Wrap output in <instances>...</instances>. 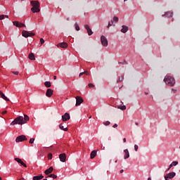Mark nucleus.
<instances>
[{"label": "nucleus", "mask_w": 180, "mask_h": 180, "mask_svg": "<svg viewBox=\"0 0 180 180\" xmlns=\"http://www.w3.org/2000/svg\"><path fill=\"white\" fill-rule=\"evenodd\" d=\"M13 74H14L15 75H19V72H13Z\"/></svg>", "instance_id": "a18cd8bd"}, {"label": "nucleus", "mask_w": 180, "mask_h": 180, "mask_svg": "<svg viewBox=\"0 0 180 180\" xmlns=\"http://www.w3.org/2000/svg\"><path fill=\"white\" fill-rule=\"evenodd\" d=\"M15 124H25L23 116H18L11 123V126H15Z\"/></svg>", "instance_id": "7ed1b4c3"}, {"label": "nucleus", "mask_w": 180, "mask_h": 180, "mask_svg": "<svg viewBox=\"0 0 180 180\" xmlns=\"http://www.w3.org/2000/svg\"><path fill=\"white\" fill-rule=\"evenodd\" d=\"M120 64H126V60H124L123 63H120Z\"/></svg>", "instance_id": "09e8293b"}, {"label": "nucleus", "mask_w": 180, "mask_h": 180, "mask_svg": "<svg viewBox=\"0 0 180 180\" xmlns=\"http://www.w3.org/2000/svg\"><path fill=\"white\" fill-rule=\"evenodd\" d=\"M148 180H151V177H148Z\"/></svg>", "instance_id": "13d9d810"}, {"label": "nucleus", "mask_w": 180, "mask_h": 180, "mask_svg": "<svg viewBox=\"0 0 180 180\" xmlns=\"http://www.w3.org/2000/svg\"><path fill=\"white\" fill-rule=\"evenodd\" d=\"M26 140H27V138H26V136L21 135V136H18L16 138L15 141H16V143H20L21 141H25Z\"/></svg>", "instance_id": "0eeeda50"}, {"label": "nucleus", "mask_w": 180, "mask_h": 180, "mask_svg": "<svg viewBox=\"0 0 180 180\" xmlns=\"http://www.w3.org/2000/svg\"><path fill=\"white\" fill-rule=\"evenodd\" d=\"M166 85L174 86L175 85V79L171 76H166L164 79Z\"/></svg>", "instance_id": "f03ea898"}, {"label": "nucleus", "mask_w": 180, "mask_h": 180, "mask_svg": "<svg viewBox=\"0 0 180 180\" xmlns=\"http://www.w3.org/2000/svg\"><path fill=\"white\" fill-rule=\"evenodd\" d=\"M165 15L167 18H172V13L171 12H166Z\"/></svg>", "instance_id": "a878e982"}, {"label": "nucleus", "mask_w": 180, "mask_h": 180, "mask_svg": "<svg viewBox=\"0 0 180 180\" xmlns=\"http://www.w3.org/2000/svg\"><path fill=\"white\" fill-rule=\"evenodd\" d=\"M75 30H76L77 32H79V25H78V24L76 22L75 25Z\"/></svg>", "instance_id": "473e14b6"}, {"label": "nucleus", "mask_w": 180, "mask_h": 180, "mask_svg": "<svg viewBox=\"0 0 180 180\" xmlns=\"http://www.w3.org/2000/svg\"><path fill=\"white\" fill-rule=\"evenodd\" d=\"M59 159L61 162H65L67 160V155L65 153H62L59 155Z\"/></svg>", "instance_id": "1a4fd4ad"}, {"label": "nucleus", "mask_w": 180, "mask_h": 180, "mask_svg": "<svg viewBox=\"0 0 180 180\" xmlns=\"http://www.w3.org/2000/svg\"><path fill=\"white\" fill-rule=\"evenodd\" d=\"M53 167H51L48 169L45 170L44 173L46 175H49V174H51L53 172Z\"/></svg>", "instance_id": "dca6fc26"}, {"label": "nucleus", "mask_w": 180, "mask_h": 180, "mask_svg": "<svg viewBox=\"0 0 180 180\" xmlns=\"http://www.w3.org/2000/svg\"><path fill=\"white\" fill-rule=\"evenodd\" d=\"M44 180H47V179H44Z\"/></svg>", "instance_id": "0e129e2a"}, {"label": "nucleus", "mask_w": 180, "mask_h": 180, "mask_svg": "<svg viewBox=\"0 0 180 180\" xmlns=\"http://www.w3.org/2000/svg\"><path fill=\"white\" fill-rule=\"evenodd\" d=\"M48 159H49V160H52V159H53V154L49 153V154L48 155Z\"/></svg>", "instance_id": "c9c22d12"}, {"label": "nucleus", "mask_w": 180, "mask_h": 180, "mask_svg": "<svg viewBox=\"0 0 180 180\" xmlns=\"http://www.w3.org/2000/svg\"><path fill=\"white\" fill-rule=\"evenodd\" d=\"M112 127H114V129H116V127H117V124H115Z\"/></svg>", "instance_id": "49530a36"}, {"label": "nucleus", "mask_w": 180, "mask_h": 180, "mask_svg": "<svg viewBox=\"0 0 180 180\" xmlns=\"http://www.w3.org/2000/svg\"><path fill=\"white\" fill-rule=\"evenodd\" d=\"M124 159L127 160L130 157V153H129V150L125 149L124 150Z\"/></svg>", "instance_id": "ddd939ff"}, {"label": "nucleus", "mask_w": 180, "mask_h": 180, "mask_svg": "<svg viewBox=\"0 0 180 180\" xmlns=\"http://www.w3.org/2000/svg\"><path fill=\"white\" fill-rule=\"evenodd\" d=\"M44 85L46 88H50V86H51V82H44Z\"/></svg>", "instance_id": "393cba45"}, {"label": "nucleus", "mask_w": 180, "mask_h": 180, "mask_svg": "<svg viewBox=\"0 0 180 180\" xmlns=\"http://www.w3.org/2000/svg\"><path fill=\"white\" fill-rule=\"evenodd\" d=\"M30 4L33 6L31 8V11L32 12H33V13L40 12V8H39L40 7V4L39 3V1H31Z\"/></svg>", "instance_id": "f257e3e1"}, {"label": "nucleus", "mask_w": 180, "mask_h": 180, "mask_svg": "<svg viewBox=\"0 0 180 180\" xmlns=\"http://www.w3.org/2000/svg\"><path fill=\"white\" fill-rule=\"evenodd\" d=\"M134 150H135V151H138V150H139V146L134 145Z\"/></svg>", "instance_id": "37998d69"}, {"label": "nucleus", "mask_w": 180, "mask_h": 180, "mask_svg": "<svg viewBox=\"0 0 180 180\" xmlns=\"http://www.w3.org/2000/svg\"><path fill=\"white\" fill-rule=\"evenodd\" d=\"M177 164H178V161H174L172 162V167H176Z\"/></svg>", "instance_id": "72a5a7b5"}, {"label": "nucleus", "mask_w": 180, "mask_h": 180, "mask_svg": "<svg viewBox=\"0 0 180 180\" xmlns=\"http://www.w3.org/2000/svg\"><path fill=\"white\" fill-rule=\"evenodd\" d=\"M118 109H121V110H126V105H119Z\"/></svg>", "instance_id": "c85d7f7f"}, {"label": "nucleus", "mask_w": 180, "mask_h": 180, "mask_svg": "<svg viewBox=\"0 0 180 180\" xmlns=\"http://www.w3.org/2000/svg\"><path fill=\"white\" fill-rule=\"evenodd\" d=\"M103 124H105V126H109V124H110V122L107 121L105 122H103Z\"/></svg>", "instance_id": "e433bc0d"}, {"label": "nucleus", "mask_w": 180, "mask_h": 180, "mask_svg": "<svg viewBox=\"0 0 180 180\" xmlns=\"http://www.w3.org/2000/svg\"><path fill=\"white\" fill-rule=\"evenodd\" d=\"M20 22H19L18 21H14L13 22V24L14 25V26H15L16 27H19V24Z\"/></svg>", "instance_id": "c756f323"}, {"label": "nucleus", "mask_w": 180, "mask_h": 180, "mask_svg": "<svg viewBox=\"0 0 180 180\" xmlns=\"http://www.w3.org/2000/svg\"><path fill=\"white\" fill-rule=\"evenodd\" d=\"M89 75V72H88V71L82 72H81L79 74V77H82V75Z\"/></svg>", "instance_id": "cd10ccee"}, {"label": "nucleus", "mask_w": 180, "mask_h": 180, "mask_svg": "<svg viewBox=\"0 0 180 180\" xmlns=\"http://www.w3.org/2000/svg\"><path fill=\"white\" fill-rule=\"evenodd\" d=\"M127 0H124V2H126Z\"/></svg>", "instance_id": "bf43d9fd"}, {"label": "nucleus", "mask_w": 180, "mask_h": 180, "mask_svg": "<svg viewBox=\"0 0 180 180\" xmlns=\"http://www.w3.org/2000/svg\"><path fill=\"white\" fill-rule=\"evenodd\" d=\"M34 33L33 32H29L26 30H23L22 32V36H23V37H32V36H34Z\"/></svg>", "instance_id": "423d86ee"}, {"label": "nucleus", "mask_w": 180, "mask_h": 180, "mask_svg": "<svg viewBox=\"0 0 180 180\" xmlns=\"http://www.w3.org/2000/svg\"><path fill=\"white\" fill-rule=\"evenodd\" d=\"M40 43L41 44H44V39L43 38L40 39Z\"/></svg>", "instance_id": "79ce46f5"}, {"label": "nucleus", "mask_w": 180, "mask_h": 180, "mask_svg": "<svg viewBox=\"0 0 180 180\" xmlns=\"http://www.w3.org/2000/svg\"><path fill=\"white\" fill-rule=\"evenodd\" d=\"M14 160H15V161L18 162V164H21V165H22V167H25V168L27 167V165H26V164H25V162H23V161H22V159L15 158Z\"/></svg>", "instance_id": "9b49d317"}, {"label": "nucleus", "mask_w": 180, "mask_h": 180, "mask_svg": "<svg viewBox=\"0 0 180 180\" xmlns=\"http://www.w3.org/2000/svg\"><path fill=\"white\" fill-rule=\"evenodd\" d=\"M47 177L48 178H53V179H56L57 175H56L54 174H52L49 175Z\"/></svg>", "instance_id": "bb28decb"}, {"label": "nucleus", "mask_w": 180, "mask_h": 180, "mask_svg": "<svg viewBox=\"0 0 180 180\" xmlns=\"http://www.w3.org/2000/svg\"><path fill=\"white\" fill-rule=\"evenodd\" d=\"M43 178H44V176L43 175H39V176H35L32 177L33 180H40V179H43Z\"/></svg>", "instance_id": "f3484780"}, {"label": "nucleus", "mask_w": 180, "mask_h": 180, "mask_svg": "<svg viewBox=\"0 0 180 180\" xmlns=\"http://www.w3.org/2000/svg\"><path fill=\"white\" fill-rule=\"evenodd\" d=\"M70 117L68 112H65V115L62 116L63 122H68V120H70Z\"/></svg>", "instance_id": "9d476101"}, {"label": "nucleus", "mask_w": 180, "mask_h": 180, "mask_svg": "<svg viewBox=\"0 0 180 180\" xmlns=\"http://www.w3.org/2000/svg\"><path fill=\"white\" fill-rule=\"evenodd\" d=\"M59 127L61 130H63L64 131H68V128H67V127L65 128L64 126L63 125V124H60L59 125Z\"/></svg>", "instance_id": "5701e85b"}, {"label": "nucleus", "mask_w": 180, "mask_h": 180, "mask_svg": "<svg viewBox=\"0 0 180 180\" xmlns=\"http://www.w3.org/2000/svg\"><path fill=\"white\" fill-rule=\"evenodd\" d=\"M145 95H148V92H145Z\"/></svg>", "instance_id": "6e6d98bb"}, {"label": "nucleus", "mask_w": 180, "mask_h": 180, "mask_svg": "<svg viewBox=\"0 0 180 180\" xmlns=\"http://www.w3.org/2000/svg\"><path fill=\"white\" fill-rule=\"evenodd\" d=\"M5 19V15H0V20H4Z\"/></svg>", "instance_id": "58836bf2"}, {"label": "nucleus", "mask_w": 180, "mask_h": 180, "mask_svg": "<svg viewBox=\"0 0 180 180\" xmlns=\"http://www.w3.org/2000/svg\"><path fill=\"white\" fill-rule=\"evenodd\" d=\"M33 143H34V139L32 138L30 139V143L33 144Z\"/></svg>", "instance_id": "4c0bfd02"}, {"label": "nucleus", "mask_w": 180, "mask_h": 180, "mask_svg": "<svg viewBox=\"0 0 180 180\" xmlns=\"http://www.w3.org/2000/svg\"><path fill=\"white\" fill-rule=\"evenodd\" d=\"M5 18H9V15H5Z\"/></svg>", "instance_id": "864d4df0"}, {"label": "nucleus", "mask_w": 180, "mask_h": 180, "mask_svg": "<svg viewBox=\"0 0 180 180\" xmlns=\"http://www.w3.org/2000/svg\"><path fill=\"white\" fill-rule=\"evenodd\" d=\"M115 162H117V160H115Z\"/></svg>", "instance_id": "e2e57ef3"}, {"label": "nucleus", "mask_w": 180, "mask_h": 180, "mask_svg": "<svg viewBox=\"0 0 180 180\" xmlns=\"http://www.w3.org/2000/svg\"><path fill=\"white\" fill-rule=\"evenodd\" d=\"M103 150H105V147L103 148Z\"/></svg>", "instance_id": "680f3d73"}, {"label": "nucleus", "mask_w": 180, "mask_h": 180, "mask_svg": "<svg viewBox=\"0 0 180 180\" xmlns=\"http://www.w3.org/2000/svg\"><path fill=\"white\" fill-rule=\"evenodd\" d=\"M52 95H53V91H46V96H47L48 98H51Z\"/></svg>", "instance_id": "aec40b11"}, {"label": "nucleus", "mask_w": 180, "mask_h": 180, "mask_svg": "<svg viewBox=\"0 0 180 180\" xmlns=\"http://www.w3.org/2000/svg\"><path fill=\"white\" fill-rule=\"evenodd\" d=\"M0 180H2V177H0Z\"/></svg>", "instance_id": "052dcab7"}, {"label": "nucleus", "mask_w": 180, "mask_h": 180, "mask_svg": "<svg viewBox=\"0 0 180 180\" xmlns=\"http://www.w3.org/2000/svg\"><path fill=\"white\" fill-rule=\"evenodd\" d=\"M84 27L87 30L89 36H92V34H94V32H92V30L90 29L89 25H85Z\"/></svg>", "instance_id": "f8f14e48"}, {"label": "nucleus", "mask_w": 180, "mask_h": 180, "mask_svg": "<svg viewBox=\"0 0 180 180\" xmlns=\"http://www.w3.org/2000/svg\"><path fill=\"white\" fill-rule=\"evenodd\" d=\"M129 31V27L126 25H122V28L121 30L122 33H127Z\"/></svg>", "instance_id": "2eb2a0df"}, {"label": "nucleus", "mask_w": 180, "mask_h": 180, "mask_svg": "<svg viewBox=\"0 0 180 180\" xmlns=\"http://www.w3.org/2000/svg\"><path fill=\"white\" fill-rule=\"evenodd\" d=\"M94 86H95V85H94V84H92V83L89 84V88H94Z\"/></svg>", "instance_id": "a19ab883"}, {"label": "nucleus", "mask_w": 180, "mask_h": 180, "mask_svg": "<svg viewBox=\"0 0 180 180\" xmlns=\"http://www.w3.org/2000/svg\"><path fill=\"white\" fill-rule=\"evenodd\" d=\"M28 58L32 60V61L36 60V58L34 57V53H31L28 55Z\"/></svg>", "instance_id": "a211bd4d"}, {"label": "nucleus", "mask_w": 180, "mask_h": 180, "mask_svg": "<svg viewBox=\"0 0 180 180\" xmlns=\"http://www.w3.org/2000/svg\"><path fill=\"white\" fill-rule=\"evenodd\" d=\"M112 25L116 26V25H115V24H111L110 22H109V23H108V25L107 26V28L109 29V27H110V26H112Z\"/></svg>", "instance_id": "ea45409f"}, {"label": "nucleus", "mask_w": 180, "mask_h": 180, "mask_svg": "<svg viewBox=\"0 0 180 180\" xmlns=\"http://www.w3.org/2000/svg\"><path fill=\"white\" fill-rule=\"evenodd\" d=\"M175 175H176V173L172 172L165 176V180L172 179V178L175 177Z\"/></svg>", "instance_id": "39448f33"}, {"label": "nucleus", "mask_w": 180, "mask_h": 180, "mask_svg": "<svg viewBox=\"0 0 180 180\" xmlns=\"http://www.w3.org/2000/svg\"><path fill=\"white\" fill-rule=\"evenodd\" d=\"M68 44L65 42H62L58 44V47H61L62 49H67Z\"/></svg>", "instance_id": "4468645a"}, {"label": "nucleus", "mask_w": 180, "mask_h": 180, "mask_svg": "<svg viewBox=\"0 0 180 180\" xmlns=\"http://www.w3.org/2000/svg\"><path fill=\"white\" fill-rule=\"evenodd\" d=\"M91 160L94 159V158L96 157V150H93L91 153Z\"/></svg>", "instance_id": "412c9836"}, {"label": "nucleus", "mask_w": 180, "mask_h": 180, "mask_svg": "<svg viewBox=\"0 0 180 180\" xmlns=\"http://www.w3.org/2000/svg\"><path fill=\"white\" fill-rule=\"evenodd\" d=\"M124 171V170L121 169V170H120V174H123Z\"/></svg>", "instance_id": "8fccbe9b"}, {"label": "nucleus", "mask_w": 180, "mask_h": 180, "mask_svg": "<svg viewBox=\"0 0 180 180\" xmlns=\"http://www.w3.org/2000/svg\"><path fill=\"white\" fill-rule=\"evenodd\" d=\"M123 141H124V143H126V138L123 139Z\"/></svg>", "instance_id": "603ef678"}, {"label": "nucleus", "mask_w": 180, "mask_h": 180, "mask_svg": "<svg viewBox=\"0 0 180 180\" xmlns=\"http://www.w3.org/2000/svg\"><path fill=\"white\" fill-rule=\"evenodd\" d=\"M176 93V91H170V93L169 94V96H174V95H175V94Z\"/></svg>", "instance_id": "2f4dec72"}, {"label": "nucleus", "mask_w": 180, "mask_h": 180, "mask_svg": "<svg viewBox=\"0 0 180 180\" xmlns=\"http://www.w3.org/2000/svg\"><path fill=\"white\" fill-rule=\"evenodd\" d=\"M18 27H26V25L23 23L20 22Z\"/></svg>", "instance_id": "f704fd0d"}, {"label": "nucleus", "mask_w": 180, "mask_h": 180, "mask_svg": "<svg viewBox=\"0 0 180 180\" xmlns=\"http://www.w3.org/2000/svg\"><path fill=\"white\" fill-rule=\"evenodd\" d=\"M6 113H7L6 110L2 112V115H6Z\"/></svg>", "instance_id": "de8ad7c7"}, {"label": "nucleus", "mask_w": 180, "mask_h": 180, "mask_svg": "<svg viewBox=\"0 0 180 180\" xmlns=\"http://www.w3.org/2000/svg\"><path fill=\"white\" fill-rule=\"evenodd\" d=\"M113 22L117 23V22H119V18H117V16L113 17L112 20H111L112 25H113Z\"/></svg>", "instance_id": "4be33fe9"}, {"label": "nucleus", "mask_w": 180, "mask_h": 180, "mask_svg": "<svg viewBox=\"0 0 180 180\" xmlns=\"http://www.w3.org/2000/svg\"><path fill=\"white\" fill-rule=\"evenodd\" d=\"M84 102V99H82V97L81 96H76V106H79L81 103Z\"/></svg>", "instance_id": "6e6552de"}, {"label": "nucleus", "mask_w": 180, "mask_h": 180, "mask_svg": "<svg viewBox=\"0 0 180 180\" xmlns=\"http://www.w3.org/2000/svg\"><path fill=\"white\" fill-rule=\"evenodd\" d=\"M123 79H124V77H123V76H121L119 79H118V80H117V83H119V82H122V81H123Z\"/></svg>", "instance_id": "7c9ffc66"}, {"label": "nucleus", "mask_w": 180, "mask_h": 180, "mask_svg": "<svg viewBox=\"0 0 180 180\" xmlns=\"http://www.w3.org/2000/svg\"><path fill=\"white\" fill-rule=\"evenodd\" d=\"M101 42L102 46L104 47H108V39H106L105 36L102 35L101 37Z\"/></svg>", "instance_id": "20e7f679"}, {"label": "nucleus", "mask_w": 180, "mask_h": 180, "mask_svg": "<svg viewBox=\"0 0 180 180\" xmlns=\"http://www.w3.org/2000/svg\"><path fill=\"white\" fill-rule=\"evenodd\" d=\"M47 91H53L51 89H48Z\"/></svg>", "instance_id": "5fc2aeb1"}, {"label": "nucleus", "mask_w": 180, "mask_h": 180, "mask_svg": "<svg viewBox=\"0 0 180 180\" xmlns=\"http://www.w3.org/2000/svg\"><path fill=\"white\" fill-rule=\"evenodd\" d=\"M0 95L1 98L4 99V101H9V99L7 97H6L5 94L2 93V91H0Z\"/></svg>", "instance_id": "b1692460"}, {"label": "nucleus", "mask_w": 180, "mask_h": 180, "mask_svg": "<svg viewBox=\"0 0 180 180\" xmlns=\"http://www.w3.org/2000/svg\"><path fill=\"white\" fill-rule=\"evenodd\" d=\"M172 163L169 165V168L167 169V171H169V169H170V168H172Z\"/></svg>", "instance_id": "c03bdc74"}, {"label": "nucleus", "mask_w": 180, "mask_h": 180, "mask_svg": "<svg viewBox=\"0 0 180 180\" xmlns=\"http://www.w3.org/2000/svg\"><path fill=\"white\" fill-rule=\"evenodd\" d=\"M135 124H136V126H139V123H138V122H136Z\"/></svg>", "instance_id": "4d7b16f0"}, {"label": "nucleus", "mask_w": 180, "mask_h": 180, "mask_svg": "<svg viewBox=\"0 0 180 180\" xmlns=\"http://www.w3.org/2000/svg\"><path fill=\"white\" fill-rule=\"evenodd\" d=\"M53 79H57V76H53Z\"/></svg>", "instance_id": "3c124183"}, {"label": "nucleus", "mask_w": 180, "mask_h": 180, "mask_svg": "<svg viewBox=\"0 0 180 180\" xmlns=\"http://www.w3.org/2000/svg\"><path fill=\"white\" fill-rule=\"evenodd\" d=\"M29 120H30L29 116H27V115H24V118H23L24 124H25V123H27Z\"/></svg>", "instance_id": "6ab92c4d"}]
</instances>
